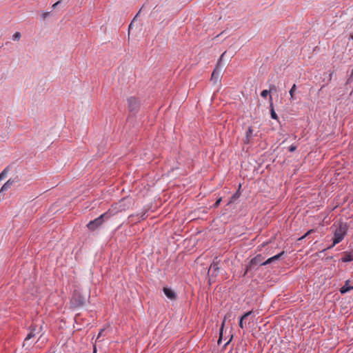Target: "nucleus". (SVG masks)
Masks as SVG:
<instances>
[{
  "instance_id": "obj_10",
  "label": "nucleus",
  "mask_w": 353,
  "mask_h": 353,
  "mask_svg": "<svg viewBox=\"0 0 353 353\" xmlns=\"http://www.w3.org/2000/svg\"><path fill=\"white\" fill-rule=\"evenodd\" d=\"M349 280L346 281L345 285L340 289L341 294H345L350 290H353V286L349 285Z\"/></svg>"
},
{
  "instance_id": "obj_17",
  "label": "nucleus",
  "mask_w": 353,
  "mask_h": 353,
  "mask_svg": "<svg viewBox=\"0 0 353 353\" xmlns=\"http://www.w3.org/2000/svg\"><path fill=\"white\" fill-rule=\"evenodd\" d=\"M270 90H264L261 92V96L263 98H265L270 94Z\"/></svg>"
},
{
  "instance_id": "obj_25",
  "label": "nucleus",
  "mask_w": 353,
  "mask_h": 353,
  "mask_svg": "<svg viewBox=\"0 0 353 353\" xmlns=\"http://www.w3.org/2000/svg\"><path fill=\"white\" fill-rule=\"evenodd\" d=\"M223 325H224V323H222V326H221V328L220 330V337H219V342L221 341V337H222V331H223Z\"/></svg>"
},
{
  "instance_id": "obj_19",
  "label": "nucleus",
  "mask_w": 353,
  "mask_h": 353,
  "mask_svg": "<svg viewBox=\"0 0 353 353\" xmlns=\"http://www.w3.org/2000/svg\"><path fill=\"white\" fill-rule=\"evenodd\" d=\"M34 336V334L33 333L32 331H31L28 334V336H26V339H25V341H28L29 339H32V337Z\"/></svg>"
},
{
  "instance_id": "obj_4",
  "label": "nucleus",
  "mask_w": 353,
  "mask_h": 353,
  "mask_svg": "<svg viewBox=\"0 0 353 353\" xmlns=\"http://www.w3.org/2000/svg\"><path fill=\"white\" fill-rule=\"evenodd\" d=\"M225 54V52L221 54L216 68H214V71L212 72V74L211 76V80L214 83H216L218 81H220L221 74L222 72V68L220 67V64H221V61H222V59Z\"/></svg>"
},
{
  "instance_id": "obj_16",
  "label": "nucleus",
  "mask_w": 353,
  "mask_h": 353,
  "mask_svg": "<svg viewBox=\"0 0 353 353\" xmlns=\"http://www.w3.org/2000/svg\"><path fill=\"white\" fill-rule=\"evenodd\" d=\"M20 38H21V33L19 32H16L12 36V39L14 41H19L20 39Z\"/></svg>"
},
{
  "instance_id": "obj_13",
  "label": "nucleus",
  "mask_w": 353,
  "mask_h": 353,
  "mask_svg": "<svg viewBox=\"0 0 353 353\" xmlns=\"http://www.w3.org/2000/svg\"><path fill=\"white\" fill-rule=\"evenodd\" d=\"M270 108H271V117L274 119H277V114H276V112H274V108H273V104H272V97L270 96Z\"/></svg>"
},
{
  "instance_id": "obj_18",
  "label": "nucleus",
  "mask_w": 353,
  "mask_h": 353,
  "mask_svg": "<svg viewBox=\"0 0 353 353\" xmlns=\"http://www.w3.org/2000/svg\"><path fill=\"white\" fill-rule=\"evenodd\" d=\"M312 232H314V230H308L303 236H301V237H300L299 239V241H301V240L303 239L304 238H305L307 236H308L309 234H312Z\"/></svg>"
},
{
  "instance_id": "obj_32",
  "label": "nucleus",
  "mask_w": 353,
  "mask_h": 353,
  "mask_svg": "<svg viewBox=\"0 0 353 353\" xmlns=\"http://www.w3.org/2000/svg\"><path fill=\"white\" fill-rule=\"evenodd\" d=\"M351 39L353 40V35L351 36Z\"/></svg>"
},
{
  "instance_id": "obj_30",
  "label": "nucleus",
  "mask_w": 353,
  "mask_h": 353,
  "mask_svg": "<svg viewBox=\"0 0 353 353\" xmlns=\"http://www.w3.org/2000/svg\"><path fill=\"white\" fill-rule=\"evenodd\" d=\"M48 14H49V12H45L43 14L42 17L43 19H46Z\"/></svg>"
},
{
  "instance_id": "obj_23",
  "label": "nucleus",
  "mask_w": 353,
  "mask_h": 353,
  "mask_svg": "<svg viewBox=\"0 0 353 353\" xmlns=\"http://www.w3.org/2000/svg\"><path fill=\"white\" fill-rule=\"evenodd\" d=\"M240 194L239 191H237L232 197V199H235L239 196Z\"/></svg>"
},
{
  "instance_id": "obj_33",
  "label": "nucleus",
  "mask_w": 353,
  "mask_h": 353,
  "mask_svg": "<svg viewBox=\"0 0 353 353\" xmlns=\"http://www.w3.org/2000/svg\"><path fill=\"white\" fill-rule=\"evenodd\" d=\"M95 352H96V349L94 348V353H95Z\"/></svg>"
},
{
  "instance_id": "obj_11",
  "label": "nucleus",
  "mask_w": 353,
  "mask_h": 353,
  "mask_svg": "<svg viewBox=\"0 0 353 353\" xmlns=\"http://www.w3.org/2000/svg\"><path fill=\"white\" fill-rule=\"evenodd\" d=\"M341 261L343 262H350L352 261H353V255L351 254L350 253H347L345 252L344 254V256L341 258Z\"/></svg>"
},
{
  "instance_id": "obj_9",
  "label": "nucleus",
  "mask_w": 353,
  "mask_h": 353,
  "mask_svg": "<svg viewBox=\"0 0 353 353\" xmlns=\"http://www.w3.org/2000/svg\"><path fill=\"white\" fill-rule=\"evenodd\" d=\"M163 292L165 296L171 300H175L176 298V293L169 288H163Z\"/></svg>"
},
{
  "instance_id": "obj_6",
  "label": "nucleus",
  "mask_w": 353,
  "mask_h": 353,
  "mask_svg": "<svg viewBox=\"0 0 353 353\" xmlns=\"http://www.w3.org/2000/svg\"><path fill=\"white\" fill-rule=\"evenodd\" d=\"M128 109L131 112H137L139 109L140 103L139 101L133 97L128 99Z\"/></svg>"
},
{
  "instance_id": "obj_12",
  "label": "nucleus",
  "mask_w": 353,
  "mask_h": 353,
  "mask_svg": "<svg viewBox=\"0 0 353 353\" xmlns=\"http://www.w3.org/2000/svg\"><path fill=\"white\" fill-rule=\"evenodd\" d=\"M10 166L8 165L0 173V181L4 179L7 176L10 171Z\"/></svg>"
},
{
  "instance_id": "obj_8",
  "label": "nucleus",
  "mask_w": 353,
  "mask_h": 353,
  "mask_svg": "<svg viewBox=\"0 0 353 353\" xmlns=\"http://www.w3.org/2000/svg\"><path fill=\"white\" fill-rule=\"evenodd\" d=\"M252 137H253V129L251 126H250L246 132L245 137L243 139V143L245 144L250 143Z\"/></svg>"
},
{
  "instance_id": "obj_29",
  "label": "nucleus",
  "mask_w": 353,
  "mask_h": 353,
  "mask_svg": "<svg viewBox=\"0 0 353 353\" xmlns=\"http://www.w3.org/2000/svg\"><path fill=\"white\" fill-rule=\"evenodd\" d=\"M104 330L102 329L100 330L99 334H98V336H97V339H99L100 338V336L102 335V333L103 332Z\"/></svg>"
},
{
  "instance_id": "obj_2",
  "label": "nucleus",
  "mask_w": 353,
  "mask_h": 353,
  "mask_svg": "<svg viewBox=\"0 0 353 353\" xmlns=\"http://www.w3.org/2000/svg\"><path fill=\"white\" fill-rule=\"evenodd\" d=\"M284 254V252H281V253L269 258L267 259L265 262H262L261 256L258 255L256 257L253 258L249 263L246 266V270L243 274L244 276H245L250 270L253 269L255 268V266L257 265H265L269 263H271L272 262L278 260L283 254Z\"/></svg>"
},
{
  "instance_id": "obj_27",
  "label": "nucleus",
  "mask_w": 353,
  "mask_h": 353,
  "mask_svg": "<svg viewBox=\"0 0 353 353\" xmlns=\"http://www.w3.org/2000/svg\"><path fill=\"white\" fill-rule=\"evenodd\" d=\"M269 90H270V92L272 90H276V86L274 85H270Z\"/></svg>"
},
{
  "instance_id": "obj_21",
  "label": "nucleus",
  "mask_w": 353,
  "mask_h": 353,
  "mask_svg": "<svg viewBox=\"0 0 353 353\" xmlns=\"http://www.w3.org/2000/svg\"><path fill=\"white\" fill-rule=\"evenodd\" d=\"M10 179H11V180H13L14 184L16 183H18L19 181V178L18 176H16L15 177L10 178Z\"/></svg>"
},
{
  "instance_id": "obj_7",
  "label": "nucleus",
  "mask_w": 353,
  "mask_h": 353,
  "mask_svg": "<svg viewBox=\"0 0 353 353\" xmlns=\"http://www.w3.org/2000/svg\"><path fill=\"white\" fill-rule=\"evenodd\" d=\"M219 260H218V257H215L208 270V275H211V276H216L217 275L219 270Z\"/></svg>"
},
{
  "instance_id": "obj_28",
  "label": "nucleus",
  "mask_w": 353,
  "mask_h": 353,
  "mask_svg": "<svg viewBox=\"0 0 353 353\" xmlns=\"http://www.w3.org/2000/svg\"><path fill=\"white\" fill-rule=\"evenodd\" d=\"M61 3V1H58L52 5V8L54 9L59 3Z\"/></svg>"
},
{
  "instance_id": "obj_26",
  "label": "nucleus",
  "mask_w": 353,
  "mask_h": 353,
  "mask_svg": "<svg viewBox=\"0 0 353 353\" xmlns=\"http://www.w3.org/2000/svg\"><path fill=\"white\" fill-rule=\"evenodd\" d=\"M6 183H8L10 186L14 184L13 180H11V179H8Z\"/></svg>"
},
{
  "instance_id": "obj_14",
  "label": "nucleus",
  "mask_w": 353,
  "mask_h": 353,
  "mask_svg": "<svg viewBox=\"0 0 353 353\" xmlns=\"http://www.w3.org/2000/svg\"><path fill=\"white\" fill-rule=\"evenodd\" d=\"M296 85L294 84L292 85V87L291 88L290 90V99L291 100H293L294 99V92H295V90H296Z\"/></svg>"
},
{
  "instance_id": "obj_24",
  "label": "nucleus",
  "mask_w": 353,
  "mask_h": 353,
  "mask_svg": "<svg viewBox=\"0 0 353 353\" xmlns=\"http://www.w3.org/2000/svg\"><path fill=\"white\" fill-rule=\"evenodd\" d=\"M243 321H244V320H241V319H240V320H239V327H240L241 328H242V329L244 327Z\"/></svg>"
},
{
  "instance_id": "obj_1",
  "label": "nucleus",
  "mask_w": 353,
  "mask_h": 353,
  "mask_svg": "<svg viewBox=\"0 0 353 353\" xmlns=\"http://www.w3.org/2000/svg\"><path fill=\"white\" fill-rule=\"evenodd\" d=\"M125 210V208L123 202L116 203L115 205H112L111 208H110L106 212L102 214L94 220L90 221L87 224V227L89 230L94 231L101 226L105 220H108L112 216H117Z\"/></svg>"
},
{
  "instance_id": "obj_3",
  "label": "nucleus",
  "mask_w": 353,
  "mask_h": 353,
  "mask_svg": "<svg viewBox=\"0 0 353 353\" xmlns=\"http://www.w3.org/2000/svg\"><path fill=\"white\" fill-rule=\"evenodd\" d=\"M347 225L345 223H341L338 228L334 231V236L333 243L330 248L334 247L336 244L340 243L344 238L347 232Z\"/></svg>"
},
{
  "instance_id": "obj_20",
  "label": "nucleus",
  "mask_w": 353,
  "mask_h": 353,
  "mask_svg": "<svg viewBox=\"0 0 353 353\" xmlns=\"http://www.w3.org/2000/svg\"><path fill=\"white\" fill-rule=\"evenodd\" d=\"M221 201V198H219L213 205L214 208H217Z\"/></svg>"
},
{
  "instance_id": "obj_31",
  "label": "nucleus",
  "mask_w": 353,
  "mask_h": 353,
  "mask_svg": "<svg viewBox=\"0 0 353 353\" xmlns=\"http://www.w3.org/2000/svg\"><path fill=\"white\" fill-rule=\"evenodd\" d=\"M332 72L330 74V79H329V81H330V80H331V79H332Z\"/></svg>"
},
{
  "instance_id": "obj_5",
  "label": "nucleus",
  "mask_w": 353,
  "mask_h": 353,
  "mask_svg": "<svg viewBox=\"0 0 353 353\" xmlns=\"http://www.w3.org/2000/svg\"><path fill=\"white\" fill-rule=\"evenodd\" d=\"M86 298L80 292L74 291L72 298V303L75 307H80L85 304Z\"/></svg>"
},
{
  "instance_id": "obj_22",
  "label": "nucleus",
  "mask_w": 353,
  "mask_h": 353,
  "mask_svg": "<svg viewBox=\"0 0 353 353\" xmlns=\"http://www.w3.org/2000/svg\"><path fill=\"white\" fill-rule=\"evenodd\" d=\"M296 150V147L295 145H291L289 148V151L291 152H294Z\"/></svg>"
},
{
  "instance_id": "obj_15",
  "label": "nucleus",
  "mask_w": 353,
  "mask_h": 353,
  "mask_svg": "<svg viewBox=\"0 0 353 353\" xmlns=\"http://www.w3.org/2000/svg\"><path fill=\"white\" fill-rule=\"evenodd\" d=\"M253 313V312L251 310V311H249L248 312H245V314H243L240 319H241V320H245L249 316H250Z\"/></svg>"
}]
</instances>
